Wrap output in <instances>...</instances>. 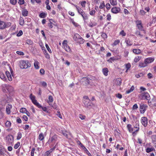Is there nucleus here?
<instances>
[{"mask_svg": "<svg viewBox=\"0 0 156 156\" xmlns=\"http://www.w3.org/2000/svg\"><path fill=\"white\" fill-rule=\"evenodd\" d=\"M139 97L141 99H146L149 100L150 99V97L149 94L147 92H144L141 93L139 96Z\"/></svg>", "mask_w": 156, "mask_h": 156, "instance_id": "obj_4", "label": "nucleus"}, {"mask_svg": "<svg viewBox=\"0 0 156 156\" xmlns=\"http://www.w3.org/2000/svg\"><path fill=\"white\" fill-rule=\"evenodd\" d=\"M105 5L104 1L101 2L99 6V8L101 9H103L105 7Z\"/></svg>", "mask_w": 156, "mask_h": 156, "instance_id": "obj_44", "label": "nucleus"}, {"mask_svg": "<svg viewBox=\"0 0 156 156\" xmlns=\"http://www.w3.org/2000/svg\"><path fill=\"white\" fill-rule=\"evenodd\" d=\"M95 11L94 10H93L90 12V14L91 16H93L94 15Z\"/></svg>", "mask_w": 156, "mask_h": 156, "instance_id": "obj_64", "label": "nucleus"}, {"mask_svg": "<svg viewBox=\"0 0 156 156\" xmlns=\"http://www.w3.org/2000/svg\"><path fill=\"white\" fill-rule=\"evenodd\" d=\"M30 98L31 100L33 103L36 105V106H37L38 105H39V103L37 102V100L35 99V96L33 95L32 94H31L30 96Z\"/></svg>", "mask_w": 156, "mask_h": 156, "instance_id": "obj_9", "label": "nucleus"}, {"mask_svg": "<svg viewBox=\"0 0 156 156\" xmlns=\"http://www.w3.org/2000/svg\"><path fill=\"white\" fill-rule=\"evenodd\" d=\"M37 107L39 108H41L44 112L47 113H49V111L48 110V108L46 107H43L39 104V105H38Z\"/></svg>", "mask_w": 156, "mask_h": 156, "instance_id": "obj_17", "label": "nucleus"}, {"mask_svg": "<svg viewBox=\"0 0 156 156\" xmlns=\"http://www.w3.org/2000/svg\"><path fill=\"white\" fill-rule=\"evenodd\" d=\"M11 23L10 22H5L0 20V29L4 30L10 27Z\"/></svg>", "mask_w": 156, "mask_h": 156, "instance_id": "obj_3", "label": "nucleus"}, {"mask_svg": "<svg viewBox=\"0 0 156 156\" xmlns=\"http://www.w3.org/2000/svg\"><path fill=\"white\" fill-rule=\"evenodd\" d=\"M24 0H19L18 3L20 5H22L24 3Z\"/></svg>", "mask_w": 156, "mask_h": 156, "instance_id": "obj_55", "label": "nucleus"}, {"mask_svg": "<svg viewBox=\"0 0 156 156\" xmlns=\"http://www.w3.org/2000/svg\"><path fill=\"white\" fill-rule=\"evenodd\" d=\"M154 151H155V150L153 147H148L146 149V152L147 153H149Z\"/></svg>", "mask_w": 156, "mask_h": 156, "instance_id": "obj_34", "label": "nucleus"}, {"mask_svg": "<svg viewBox=\"0 0 156 156\" xmlns=\"http://www.w3.org/2000/svg\"><path fill=\"white\" fill-rule=\"evenodd\" d=\"M44 138V134L42 133L40 134L38 136V139L41 141Z\"/></svg>", "mask_w": 156, "mask_h": 156, "instance_id": "obj_38", "label": "nucleus"}, {"mask_svg": "<svg viewBox=\"0 0 156 156\" xmlns=\"http://www.w3.org/2000/svg\"><path fill=\"white\" fill-rule=\"evenodd\" d=\"M138 108L137 105L136 104H134L133 106L132 109L133 110H136Z\"/></svg>", "mask_w": 156, "mask_h": 156, "instance_id": "obj_53", "label": "nucleus"}, {"mask_svg": "<svg viewBox=\"0 0 156 156\" xmlns=\"http://www.w3.org/2000/svg\"><path fill=\"white\" fill-rule=\"evenodd\" d=\"M83 102L84 107L90 108L93 105L92 101H90L87 96H85L83 97Z\"/></svg>", "mask_w": 156, "mask_h": 156, "instance_id": "obj_1", "label": "nucleus"}, {"mask_svg": "<svg viewBox=\"0 0 156 156\" xmlns=\"http://www.w3.org/2000/svg\"><path fill=\"white\" fill-rule=\"evenodd\" d=\"M82 83L83 85L87 86L90 84V80L87 77H84L82 78Z\"/></svg>", "mask_w": 156, "mask_h": 156, "instance_id": "obj_13", "label": "nucleus"}, {"mask_svg": "<svg viewBox=\"0 0 156 156\" xmlns=\"http://www.w3.org/2000/svg\"><path fill=\"white\" fill-rule=\"evenodd\" d=\"M22 14L24 16H26L28 15V11L26 9H23L22 12Z\"/></svg>", "mask_w": 156, "mask_h": 156, "instance_id": "obj_27", "label": "nucleus"}, {"mask_svg": "<svg viewBox=\"0 0 156 156\" xmlns=\"http://www.w3.org/2000/svg\"><path fill=\"white\" fill-rule=\"evenodd\" d=\"M79 116L80 119H82V120L84 119L85 118V116H84V115H83L81 114H80L79 115Z\"/></svg>", "mask_w": 156, "mask_h": 156, "instance_id": "obj_61", "label": "nucleus"}, {"mask_svg": "<svg viewBox=\"0 0 156 156\" xmlns=\"http://www.w3.org/2000/svg\"><path fill=\"white\" fill-rule=\"evenodd\" d=\"M39 63L37 60H34V66L35 68L36 69H38L39 68Z\"/></svg>", "mask_w": 156, "mask_h": 156, "instance_id": "obj_25", "label": "nucleus"}, {"mask_svg": "<svg viewBox=\"0 0 156 156\" xmlns=\"http://www.w3.org/2000/svg\"><path fill=\"white\" fill-rule=\"evenodd\" d=\"M23 34V32L22 30H20L17 34V37H20Z\"/></svg>", "mask_w": 156, "mask_h": 156, "instance_id": "obj_57", "label": "nucleus"}, {"mask_svg": "<svg viewBox=\"0 0 156 156\" xmlns=\"http://www.w3.org/2000/svg\"><path fill=\"white\" fill-rule=\"evenodd\" d=\"M0 78L3 81H6L7 80L6 77L3 73L2 72H0Z\"/></svg>", "mask_w": 156, "mask_h": 156, "instance_id": "obj_19", "label": "nucleus"}, {"mask_svg": "<svg viewBox=\"0 0 156 156\" xmlns=\"http://www.w3.org/2000/svg\"><path fill=\"white\" fill-rule=\"evenodd\" d=\"M147 66V64L145 62H140L139 64V66L140 67H144Z\"/></svg>", "mask_w": 156, "mask_h": 156, "instance_id": "obj_37", "label": "nucleus"}, {"mask_svg": "<svg viewBox=\"0 0 156 156\" xmlns=\"http://www.w3.org/2000/svg\"><path fill=\"white\" fill-rule=\"evenodd\" d=\"M154 60V58H148L145 60V62L147 64L152 62Z\"/></svg>", "mask_w": 156, "mask_h": 156, "instance_id": "obj_15", "label": "nucleus"}, {"mask_svg": "<svg viewBox=\"0 0 156 156\" xmlns=\"http://www.w3.org/2000/svg\"><path fill=\"white\" fill-rule=\"evenodd\" d=\"M5 73L8 80L10 81H12V78L9 72L7 71L5 72Z\"/></svg>", "mask_w": 156, "mask_h": 156, "instance_id": "obj_16", "label": "nucleus"}, {"mask_svg": "<svg viewBox=\"0 0 156 156\" xmlns=\"http://www.w3.org/2000/svg\"><path fill=\"white\" fill-rule=\"evenodd\" d=\"M44 54L45 55V57L47 59H49L50 58L49 55L47 53L46 50H44Z\"/></svg>", "mask_w": 156, "mask_h": 156, "instance_id": "obj_49", "label": "nucleus"}, {"mask_svg": "<svg viewBox=\"0 0 156 156\" xmlns=\"http://www.w3.org/2000/svg\"><path fill=\"white\" fill-rule=\"evenodd\" d=\"M132 51L134 53L136 54H139L141 53V51L139 49H133Z\"/></svg>", "mask_w": 156, "mask_h": 156, "instance_id": "obj_26", "label": "nucleus"}, {"mask_svg": "<svg viewBox=\"0 0 156 156\" xmlns=\"http://www.w3.org/2000/svg\"><path fill=\"white\" fill-rule=\"evenodd\" d=\"M120 11V9L118 7H114L111 9V12L113 13H117L119 12Z\"/></svg>", "mask_w": 156, "mask_h": 156, "instance_id": "obj_14", "label": "nucleus"}, {"mask_svg": "<svg viewBox=\"0 0 156 156\" xmlns=\"http://www.w3.org/2000/svg\"><path fill=\"white\" fill-rule=\"evenodd\" d=\"M22 137V134L20 132H19L17 134L16 139L17 140H20Z\"/></svg>", "mask_w": 156, "mask_h": 156, "instance_id": "obj_43", "label": "nucleus"}, {"mask_svg": "<svg viewBox=\"0 0 156 156\" xmlns=\"http://www.w3.org/2000/svg\"><path fill=\"white\" fill-rule=\"evenodd\" d=\"M20 66L21 69H26L30 66V64L27 60H21L20 62Z\"/></svg>", "mask_w": 156, "mask_h": 156, "instance_id": "obj_2", "label": "nucleus"}, {"mask_svg": "<svg viewBox=\"0 0 156 156\" xmlns=\"http://www.w3.org/2000/svg\"><path fill=\"white\" fill-rule=\"evenodd\" d=\"M81 37L80 35L78 34H76L73 37V40L75 41H77L79 40V39Z\"/></svg>", "mask_w": 156, "mask_h": 156, "instance_id": "obj_18", "label": "nucleus"}, {"mask_svg": "<svg viewBox=\"0 0 156 156\" xmlns=\"http://www.w3.org/2000/svg\"><path fill=\"white\" fill-rule=\"evenodd\" d=\"M120 34L122 36H126V34L123 30H122L120 32Z\"/></svg>", "mask_w": 156, "mask_h": 156, "instance_id": "obj_60", "label": "nucleus"}, {"mask_svg": "<svg viewBox=\"0 0 156 156\" xmlns=\"http://www.w3.org/2000/svg\"><path fill=\"white\" fill-rule=\"evenodd\" d=\"M131 125L129 124L127 125V127L129 132H132L133 131V129L131 127Z\"/></svg>", "mask_w": 156, "mask_h": 156, "instance_id": "obj_33", "label": "nucleus"}, {"mask_svg": "<svg viewBox=\"0 0 156 156\" xmlns=\"http://www.w3.org/2000/svg\"><path fill=\"white\" fill-rule=\"evenodd\" d=\"M45 46L47 49V50L49 52V53H51V51L50 48H49V46L47 44H45Z\"/></svg>", "mask_w": 156, "mask_h": 156, "instance_id": "obj_59", "label": "nucleus"}, {"mask_svg": "<svg viewBox=\"0 0 156 156\" xmlns=\"http://www.w3.org/2000/svg\"><path fill=\"white\" fill-rule=\"evenodd\" d=\"M40 83L42 86L45 87H46L47 85V83L44 81H41Z\"/></svg>", "mask_w": 156, "mask_h": 156, "instance_id": "obj_50", "label": "nucleus"}, {"mask_svg": "<svg viewBox=\"0 0 156 156\" xmlns=\"http://www.w3.org/2000/svg\"><path fill=\"white\" fill-rule=\"evenodd\" d=\"M47 16V14L43 12H41L39 14V16L41 18H45Z\"/></svg>", "mask_w": 156, "mask_h": 156, "instance_id": "obj_28", "label": "nucleus"}, {"mask_svg": "<svg viewBox=\"0 0 156 156\" xmlns=\"http://www.w3.org/2000/svg\"><path fill=\"white\" fill-rule=\"evenodd\" d=\"M4 86L9 93H12L14 91V88L12 86L7 84H5Z\"/></svg>", "mask_w": 156, "mask_h": 156, "instance_id": "obj_12", "label": "nucleus"}, {"mask_svg": "<svg viewBox=\"0 0 156 156\" xmlns=\"http://www.w3.org/2000/svg\"><path fill=\"white\" fill-rule=\"evenodd\" d=\"M6 152V149L5 148H3L2 150H0V154L3 155L5 154V153Z\"/></svg>", "mask_w": 156, "mask_h": 156, "instance_id": "obj_41", "label": "nucleus"}, {"mask_svg": "<svg viewBox=\"0 0 156 156\" xmlns=\"http://www.w3.org/2000/svg\"><path fill=\"white\" fill-rule=\"evenodd\" d=\"M141 122L144 126H147V118L146 117H142L141 119Z\"/></svg>", "mask_w": 156, "mask_h": 156, "instance_id": "obj_11", "label": "nucleus"}, {"mask_svg": "<svg viewBox=\"0 0 156 156\" xmlns=\"http://www.w3.org/2000/svg\"><path fill=\"white\" fill-rule=\"evenodd\" d=\"M58 136L54 134L51 137L49 138L48 143L50 144L51 143H55L58 139Z\"/></svg>", "mask_w": 156, "mask_h": 156, "instance_id": "obj_7", "label": "nucleus"}, {"mask_svg": "<svg viewBox=\"0 0 156 156\" xmlns=\"http://www.w3.org/2000/svg\"><path fill=\"white\" fill-rule=\"evenodd\" d=\"M134 89V86H132L130 88V89H129L126 91V94H129L130 93V92H132L133 90Z\"/></svg>", "mask_w": 156, "mask_h": 156, "instance_id": "obj_36", "label": "nucleus"}, {"mask_svg": "<svg viewBox=\"0 0 156 156\" xmlns=\"http://www.w3.org/2000/svg\"><path fill=\"white\" fill-rule=\"evenodd\" d=\"M152 142L154 144H156V136L154 135H152L151 136Z\"/></svg>", "mask_w": 156, "mask_h": 156, "instance_id": "obj_29", "label": "nucleus"}, {"mask_svg": "<svg viewBox=\"0 0 156 156\" xmlns=\"http://www.w3.org/2000/svg\"><path fill=\"white\" fill-rule=\"evenodd\" d=\"M144 74V73H140L138 74H136L135 76L137 78H139L140 77H143Z\"/></svg>", "mask_w": 156, "mask_h": 156, "instance_id": "obj_39", "label": "nucleus"}, {"mask_svg": "<svg viewBox=\"0 0 156 156\" xmlns=\"http://www.w3.org/2000/svg\"><path fill=\"white\" fill-rule=\"evenodd\" d=\"M147 107V105L143 103H140V113L141 114L144 113Z\"/></svg>", "mask_w": 156, "mask_h": 156, "instance_id": "obj_6", "label": "nucleus"}, {"mask_svg": "<svg viewBox=\"0 0 156 156\" xmlns=\"http://www.w3.org/2000/svg\"><path fill=\"white\" fill-rule=\"evenodd\" d=\"M20 145V143L19 142H17L14 146V148L16 149H17Z\"/></svg>", "mask_w": 156, "mask_h": 156, "instance_id": "obj_51", "label": "nucleus"}, {"mask_svg": "<svg viewBox=\"0 0 156 156\" xmlns=\"http://www.w3.org/2000/svg\"><path fill=\"white\" fill-rule=\"evenodd\" d=\"M122 82L120 79H118L116 80V84L118 85H120L122 83Z\"/></svg>", "mask_w": 156, "mask_h": 156, "instance_id": "obj_45", "label": "nucleus"}, {"mask_svg": "<svg viewBox=\"0 0 156 156\" xmlns=\"http://www.w3.org/2000/svg\"><path fill=\"white\" fill-rule=\"evenodd\" d=\"M76 9L77 10L78 13L81 15V16L83 15L84 14V12L83 11V10L81 8H79L77 6H76Z\"/></svg>", "mask_w": 156, "mask_h": 156, "instance_id": "obj_21", "label": "nucleus"}, {"mask_svg": "<svg viewBox=\"0 0 156 156\" xmlns=\"http://www.w3.org/2000/svg\"><path fill=\"white\" fill-rule=\"evenodd\" d=\"M19 22L20 25L23 26L24 24V20L22 17H20Z\"/></svg>", "mask_w": 156, "mask_h": 156, "instance_id": "obj_30", "label": "nucleus"}, {"mask_svg": "<svg viewBox=\"0 0 156 156\" xmlns=\"http://www.w3.org/2000/svg\"><path fill=\"white\" fill-rule=\"evenodd\" d=\"M48 103L49 105H51V103L53 101V98L51 95H50L48 97Z\"/></svg>", "mask_w": 156, "mask_h": 156, "instance_id": "obj_20", "label": "nucleus"}, {"mask_svg": "<svg viewBox=\"0 0 156 156\" xmlns=\"http://www.w3.org/2000/svg\"><path fill=\"white\" fill-rule=\"evenodd\" d=\"M10 3L13 5H15L17 3V0H10Z\"/></svg>", "mask_w": 156, "mask_h": 156, "instance_id": "obj_48", "label": "nucleus"}, {"mask_svg": "<svg viewBox=\"0 0 156 156\" xmlns=\"http://www.w3.org/2000/svg\"><path fill=\"white\" fill-rule=\"evenodd\" d=\"M6 142L9 145L12 144L13 141V137L11 135H9L6 137Z\"/></svg>", "mask_w": 156, "mask_h": 156, "instance_id": "obj_8", "label": "nucleus"}, {"mask_svg": "<svg viewBox=\"0 0 156 156\" xmlns=\"http://www.w3.org/2000/svg\"><path fill=\"white\" fill-rule=\"evenodd\" d=\"M26 43L28 44L31 45L33 43V41L30 39H27L26 40Z\"/></svg>", "mask_w": 156, "mask_h": 156, "instance_id": "obj_42", "label": "nucleus"}, {"mask_svg": "<svg viewBox=\"0 0 156 156\" xmlns=\"http://www.w3.org/2000/svg\"><path fill=\"white\" fill-rule=\"evenodd\" d=\"M12 108V106L10 105H8L6 108V111L8 114L10 113V109Z\"/></svg>", "mask_w": 156, "mask_h": 156, "instance_id": "obj_22", "label": "nucleus"}, {"mask_svg": "<svg viewBox=\"0 0 156 156\" xmlns=\"http://www.w3.org/2000/svg\"><path fill=\"white\" fill-rule=\"evenodd\" d=\"M67 43V40H64L63 41L62 43L63 48L67 52L71 53V50Z\"/></svg>", "mask_w": 156, "mask_h": 156, "instance_id": "obj_5", "label": "nucleus"}, {"mask_svg": "<svg viewBox=\"0 0 156 156\" xmlns=\"http://www.w3.org/2000/svg\"><path fill=\"white\" fill-rule=\"evenodd\" d=\"M120 42V41L119 40H116L114 41L113 44L115 46L117 44H118Z\"/></svg>", "mask_w": 156, "mask_h": 156, "instance_id": "obj_52", "label": "nucleus"}, {"mask_svg": "<svg viewBox=\"0 0 156 156\" xmlns=\"http://www.w3.org/2000/svg\"><path fill=\"white\" fill-rule=\"evenodd\" d=\"M141 58L142 57L141 56H137L134 59V61L136 63L139 61Z\"/></svg>", "mask_w": 156, "mask_h": 156, "instance_id": "obj_31", "label": "nucleus"}, {"mask_svg": "<svg viewBox=\"0 0 156 156\" xmlns=\"http://www.w3.org/2000/svg\"><path fill=\"white\" fill-rule=\"evenodd\" d=\"M101 36L104 39L107 38V35L106 33H101Z\"/></svg>", "mask_w": 156, "mask_h": 156, "instance_id": "obj_54", "label": "nucleus"}, {"mask_svg": "<svg viewBox=\"0 0 156 156\" xmlns=\"http://www.w3.org/2000/svg\"><path fill=\"white\" fill-rule=\"evenodd\" d=\"M140 13L141 15H144L145 14L146 12H145L144 10L141 9L140 11Z\"/></svg>", "mask_w": 156, "mask_h": 156, "instance_id": "obj_63", "label": "nucleus"}, {"mask_svg": "<svg viewBox=\"0 0 156 156\" xmlns=\"http://www.w3.org/2000/svg\"><path fill=\"white\" fill-rule=\"evenodd\" d=\"M27 111L26 108H22L20 110V112L21 113H25Z\"/></svg>", "mask_w": 156, "mask_h": 156, "instance_id": "obj_47", "label": "nucleus"}, {"mask_svg": "<svg viewBox=\"0 0 156 156\" xmlns=\"http://www.w3.org/2000/svg\"><path fill=\"white\" fill-rule=\"evenodd\" d=\"M125 42L127 44V46H131L133 44L132 41L129 39H128L127 40H126Z\"/></svg>", "mask_w": 156, "mask_h": 156, "instance_id": "obj_24", "label": "nucleus"}, {"mask_svg": "<svg viewBox=\"0 0 156 156\" xmlns=\"http://www.w3.org/2000/svg\"><path fill=\"white\" fill-rule=\"evenodd\" d=\"M107 20L110 21L111 19V16L110 13L108 14L107 16Z\"/></svg>", "mask_w": 156, "mask_h": 156, "instance_id": "obj_56", "label": "nucleus"}, {"mask_svg": "<svg viewBox=\"0 0 156 156\" xmlns=\"http://www.w3.org/2000/svg\"><path fill=\"white\" fill-rule=\"evenodd\" d=\"M129 53V52L128 51H126V50H125L124 51V56L126 57H127V56H128Z\"/></svg>", "mask_w": 156, "mask_h": 156, "instance_id": "obj_58", "label": "nucleus"}, {"mask_svg": "<svg viewBox=\"0 0 156 156\" xmlns=\"http://www.w3.org/2000/svg\"><path fill=\"white\" fill-rule=\"evenodd\" d=\"M77 41L80 44H82L84 42L85 40L81 37L80 39H79V40Z\"/></svg>", "mask_w": 156, "mask_h": 156, "instance_id": "obj_40", "label": "nucleus"}, {"mask_svg": "<svg viewBox=\"0 0 156 156\" xmlns=\"http://www.w3.org/2000/svg\"><path fill=\"white\" fill-rule=\"evenodd\" d=\"M102 72L104 75L105 76H107L108 75V69L106 68H104L102 69Z\"/></svg>", "mask_w": 156, "mask_h": 156, "instance_id": "obj_23", "label": "nucleus"}, {"mask_svg": "<svg viewBox=\"0 0 156 156\" xmlns=\"http://www.w3.org/2000/svg\"><path fill=\"white\" fill-rule=\"evenodd\" d=\"M62 133L63 134V136H65L66 138L68 137V134H69V133L66 131L65 130H62Z\"/></svg>", "mask_w": 156, "mask_h": 156, "instance_id": "obj_35", "label": "nucleus"}, {"mask_svg": "<svg viewBox=\"0 0 156 156\" xmlns=\"http://www.w3.org/2000/svg\"><path fill=\"white\" fill-rule=\"evenodd\" d=\"M110 2L113 6L117 4V2L116 0H110Z\"/></svg>", "mask_w": 156, "mask_h": 156, "instance_id": "obj_32", "label": "nucleus"}, {"mask_svg": "<svg viewBox=\"0 0 156 156\" xmlns=\"http://www.w3.org/2000/svg\"><path fill=\"white\" fill-rule=\"evenodd\" d=\"M5 126L7 127H9L11 126V123L9 121H7L5 123Z\"/></svg>", "mask_w": 156, "mask_h": 156, "instance_id": "obj_46", "label": "nucleus"}, {"mask_svg": "<svg viewBox=\"0 0 156 156\" xmlns=\"http://www.w3.org/2000/svg\"><path fill=\"white\" fill-rule=\"evenodd\" d=\"M136 27L138 29L140 30H143V27L141 21L140 20H136Z\"/></svg>", "mask_w": 156, "mask_h": 156, "instance_id": "obj_10", "label": "nucleus"}, {"mask_svg": "<svg viewBox=\"0 0 156 156\" xmlns=\"http://www.w3.org/2000/svg\"><path fill=\"white\" fill-rule=\"evenodd\" d=\"M52 152V150L50 149L49 150L47 151L45 153L47 156H48Z\"/></svg>", "mask_w": 156, "mask_h": 156, "instance_id": "obj_62", "label": "nucleus"}]
</instances>
